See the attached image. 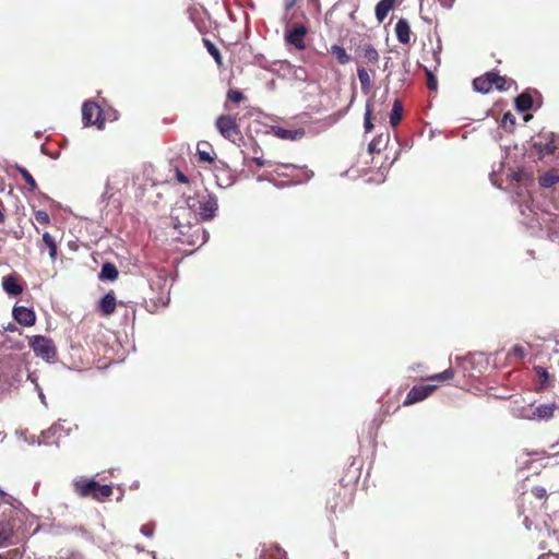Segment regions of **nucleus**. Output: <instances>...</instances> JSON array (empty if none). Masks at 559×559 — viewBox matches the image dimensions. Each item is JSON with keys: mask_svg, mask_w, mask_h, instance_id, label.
<instances>
[{"mask_svg": "<svg viewBox=\"0 0 559 559\" xmlns=\"http://www.w3.org/2000/svg\"><path fill=\"white\" fill-rule=\"evenodd\" d=\"M243 94L240 91L237 90H229L227 93V99L233 103H240L243 99Z\"/></svg>", "mask_w": 559, "mask_h": 559, "instance_id": "40", "label": "nucleus"}, {"mask_svg": "<svg viewBox=\"0 0 559 559\" xmlns=\"http://www.w3.org/2000/svg\"><path fill=\"white\" fill-rule=\"evenodd\" d=\"M186 207H178L173 211L171 219L174 227L181 235H186L193 229V235L201 240V245L206 241V230L200 226L201 221H209L215 216L218 209L217 199L207 191L195 192L185 200Z\"/></svg>", "mask_w": 559, "mask_h": 559, "instance_id": "1", "label": "nucleus"}, {"mask_svg": "<svg viewBox=\"0 0 559 559\" xmlns=\"http://www.w3.org/2000/svg\"><path fill=\"white\" fill-rule=\"evenodd\" d=\"M252 162L258 167H264V166L273 167V165H274L271 160L263 159L262 157H259V156L252 157Z\"/></svg>", "mask_w": 559, "mask_h": 559, "instance_id": "42", "label": "nucleus"}, {"mask_svg": "<svg viewBox=\"0 0 559 559\" xmlns=\"http://www.w3.org/2000/svg\"><path fill=\"white\" fill-rule=\"evenodd\" d=\"M424 11V8H423V2H420V12Z\"/></svg>", "mask_w": 559, "mask_h": 559, "instance_id": "55", "label": "nucleus"}, {"mask_svg": "<svg viewBox=\"0 0 559 559\" xmlns=\"http://www.w3.org/2000/svg\"><path fill=\"white\" fill-rule=\"evenodd\" d=\"M302 169L294 164H274L271 176L289 178L293 182H299Z\"/></svg>", "mask_w": 559, "mask_h": 559, "instance_id": "8", "label": "nucleus"}, {"mask_svg": "<svg viewBox=\"0 0 559 559\" xmlns=\"http://www.w3.org/2000/svg\"><path fill=\"white\" fill-rule=\"evenodd\" d=\"M395 34L400 43L406 45L411 40V28L406 20L401 19L395 25Z\"/></svg>", "mask_w": 559, "mask_h": 559, "instance_id": "15", "label": "nucleus"}, {"mask_svg": "<svg viewBox=\"0 0 559 559\" xmlns=\"http://www.w3.org/2000/svg\"><path fill=\"white\" fill-rule=\"evenodd\" d=\"M117 299L114 290L108 292L98 302L97 311L103 317H109L116 311Z\"/></svg>", "mask_w": 559, "mask_h": 559, "instance_id": "12", "label": "nucleus"}, {"mask_svg": "<svg viewBox=\"0 0 559 559\" xmlns=\"http://www.w3.org/2000/svg\"><path fill=\"white\" fill-rule=\"evenodd\" d=\"M426 76H427V87L430 91H437L438 88V81L437 78L433 75V73L429 69H425Z\"/></svg>", "mask_w": 559, "mask_h": 559, "instance_id": "37", "label": "nucleus"}, {"mask_svg": "<svg viewBox=\"0 0 559 559\" xmlns=\"http://www.w3.org/2000/svg\"><path fill=\"white\" fill-rule=\"evenodd\" d=\"M0 559H9V558H8V555L0 554Z\"/></svg>", "mask_w": 559, "mask_h": 559, "instance_id": "52", "label": "nucleus"}, {"mask_svg": "<svg viewBox=\"0 0 559 559\" xmlns=\"http://www.w3.org/2000/svg\"><path fill=\"white\" fill-rule=\"evenodd\" d=\"M515 117L512 112L508 111L503 115L502 119H501V127L508 131V132H512L514 127H515Z\"/></svg>", "mask_w": 559, "mask_h": 559, "instance_id": "31", "label": "nucleus"}, {"mask_svg": "<svg viewBox=\"0 0 559 559\" xmlns=\"http://www.w3.org/2000/svg\"><path fill=\"white\" fill-rule=\"evenodd\" d=\"M513 353L519 356L520 358H523L525 356V352L521 346H514Z\"/></svg>", "mask_w": 559, "mask_h": 559, "instance_id": "46", "label": "nucleus"}, {"mask_svg": "<svg viewBox=\"0 0 559 559\" xmlns=\"http://www.w3.org/2000/svg\"><path fill=\"white\" fill-rule=\"evenodd\" d=\"M355 487L356 483L353 479L346 483L344 478L340 479L330 490L326 499V511L333 515L344 513L354 501Z\"/></svg>", "mask_w": 559, "mask_h": 559, "instance_id": "2", "label": "nucleus"}, {"mask_svg": "<svg viewBox=\"0 0 559 559\" xmlns=\"http://www.w3.org/2000/svg\"><path fill=\"white\" fill-rule=\"evenodd\" d=\"M41 237L43 245L48 249L50 260L55 262L58 259V245L55 237L49 231L43 233Z\"/></svg>", "mask_w": 559, "mask_h": 559, "instance_id": "17", "label": "nucleus"}, {"mask_svg": "<svg viewBox=\"0 0 559 559\" xmlns=\"http://www.w3.org/2000/svg\"><path fill=\"white\" fill-rule=\"evenodd\" d=\"M357 76L359 79L361 90L364 92H369L372 86V81H371L369 72L365 68L358 67L357 68Z\"/></svg>", "mask_w": 559, "mask_h": 559, "instance_id": "26", "label": "nucleus"}, {"mask_svg": "<svg viewBox=\"0 0 559 559\" xmlns=\"http://www.w3.org/2000/svg\"><path fill=\"white\" fill-rule=\"evenodd\" d=\"M260 559H288L286 551L277 545L265 548Z\"/></svg>", "mask_w": 559, "mask_h": 559, "instance_id": "19", "label": "nucleus"}, {"mask_svg": "<svg viewBox=\"0 0 559 559\" xmlns=\"http://www.w3.org/2000/svg\"><path fill=\"white\" fill-rule=\"evenodd\" d=\"M516 109L527 111L533 107V97L530 93L523 92L515 98Z\"/></svg>", "mask_w": 559, "mask_h": 559, "instance_id": "22", "label": "nucleus"}, {"mask_svg": "<svg viewBox=\"0 0 559 559\" xmlns=\"http://www.w3.org/2000/svg\"><path fill=\"white\" fill-rule=\"evenodd\" d=\"M491 80V82L493 83V87L500 92L509 90L511 84L513 83L512 80H509L506 76H501L496 72H492Z\"/></svg>", "mask_w": 559, "mask_h": 559, "instance_id": "27", "label": "nucleus"}, {"mask_svg": "<svg viewBox=\"0 0 559 559\" xmlns=\"http://www.w3.org/2000/svg\"><path fill=\"white\" fill-rule=\"evenodd\" d=\"M379 144H380V140L378 139H373L369 145H368V150L370 153H374V152H380V147H379Z\"/></svg>", "mask_w": 559, "mask_h": 559, "instance_id": "43", "label": "nucleus"}, {"mask_svg": "<svg viewBox=\"0 0 559 559\" xmlns=\"http://www.w3.org/2000/svg\"><path fill=\"white\" fill-rule=\"evenodd\" d=\"M35 221L41 225H49L51 219L50 215L44 210H37L34 212Z\"/></svg>", "mask_w": 559, "mask_h": 559, "instance_id": "33", "label": "nucleus"}, {"mask_svg": "<svg viewBox=\"0 0 559 559\" xmlns=\"http://www.w3.org/2000/svg\"><path fill=\"white\" fill-rule=\"evenodd\" d=\"M158 302L162 305V306H166L168 302H169V296L168 294L162 296L158 298Z\"/></svg>", "mask_w": 559, "mask_h": 559, "instance_id": "47", "label": "nucleus"}, {"mask_svg": "<svg viewBox=\"0 0 559 559\" xmlns=\"http://www.w3.org/2000/svg\"><path fill=\"white\" fill-rule=\"evenodd\" d=\"M543 138L544 136H540V139ZM554 138V133H549L547 138H545V142L539 140L534 143V148L536 150L540 157L555 154L557 145L555 144Z\"/></svg>", "mask_w": 559, "mask_h": 559, "instance_id": "13", "label": "nucleus"}, {"mask_svg": "<svg viewBox=\"0 0 559 559\" xmlns=\"http://www.w3.org/2000/svg\"><path fill=\"white\" fill-rule=\"evenodd\" d=\"M371 114H372V107H371V104L368 102L366 105L365 121H364L366 132H370L373 129V124L371 122Z\"/></svg>", "mask_w": 559, "mask_h": 559, "instance_id": "36", "label": "nucleus"}, {"mask_svg": "<svg viewBox=\"0 0 559 559\" xmlns=\"http://www.w3.org/2000/svg\"><path fill=\"white\" fill-rule=\"evenodd\" d=\"M259 145L255 143L253 146V153H258Z\"/></svg>", "mask_w": 559, "mask_h": 559, "instance_id": "51", "label": "nucleus"}, {"mask_svg": "<svg viewBox=\"0 0 559 559\" xmlns=\"http://www.w3.org/2000/svg\"><path fill=\"white\" fill-rule=\"evenodd\" d=\"M2 288L10 296H19L23 292L21 277L15 274H9L2 278Z\"/></svg>", "mask_w": 559, "mask_h": 559, "instance_id": "11", "label": "nucleus"}, {"mask_svg": "<svg viewBox=\"0 0 559 559\" xmlns=\"http://www.w3.org/2000/svg\"><path fill=\"white\" fill-rule=\"evenodd\" d=\"M559 182V170L557 168H551L547 170L545 174L539 176L538 183L542 188H551L556 183Z\"/></svg>", "mask_w": 559, "mask_h": 559, "instance_id": "16", "label": "nucleus"}, {"mask_svg": "<svg viewBox=\"0 0 559 559\" xmlns=\"http://www.w3.org/2000/svg\"><path fill=\"white\" fill-rule=\"evenodd\" d=\"M119 276V272L117 266L114 263L106 262L103 264L100 273H99V280L100 281H116Z\"/></svg>", "mask_w": 559, "mask_h": 559, "instance_id": "18", "label": "nucleus"}, {"mask_svg": "<svg viewBox=\"0 0 559 559\" xmlns=\"http://www.w3.org/2000/svg\"><path fill=\"white\" fill-rule=\"evenodd\" d=\"M453 377H454L453 369L452 368H448V369H445L444 371H442L440 373H436V374H432V376L428 377V380L437 381V382H443V381L451 380Z\"/></svg>", "mask_w": 559, "mask_h": 559, "instance_id": "32", "label": "nucleus"}, {"mask_svg": "<svg viewBox=\"0 0 559 559\" xmlns=\"http://www.w3.org/2000/svg\"><path fill=\"white\" fill-rule=\"evenodd\" d=\"M28 345L36 357H39L47 362L56 360L57 347L51 338L44 335H34L28 337Z\"/></svg>", "mask_w": 559, "mask_h": 559, "instance_id": "4", "label": "nucleus"}, {"mask_svg": "<svg viewBox=\"0 0 559 559\" xmlns=\"http://www.w3.org/2000/svg\"><path fill=\"white\" fill-rule=\"evenodd\" d=\"M308 34V27L302 23L293 25L290 29L285 33V40L287 44L294 46L298 50L306 49L305 38Z\"/></svg>", "mask_w": 559, "mask_h": 559, "instance_id": "7", "label": "nucleus"}, {"mask_svg": "<svg viewBox=\"0 0 559 559\" xmlns=\"http://www.w3.org/2000/svg\"><path fill=\"white\" fill-rule=\"evenodd\" d=\"M203 145L206 146L205 143H203ZM197 150H198V156H199L200 162H204V163H213L214 162V158L210 154V152L202 148V144H198Z\"/></svg>", "mask_w": 559, "mask_h": 559, "instance_id": "35", "label": "nucleus"}, {"mask_svg": "<svg viewBox=\"0 0 559 559\" xmlns=\"http://www.w3.org/2000/svg\"><path fill=\"white\" fill-rule=\"evenodd\" d=\"M15 550L8 551V555L14 554Z\"/></svg>", "mask_w": 559, "mask_h": 559, "instance_id": "57", "label": "nucleus"}, {"mask_svg": "<svg viewBox=\"0 0 559 559\" xmlns=\"http://www.w3.org/2000/svg\"><path fill=\"white\" fill-rule=\"evenodd\" d=\"M15 169L21 174L24 181L28 185L29 191H35L38 188L35 179L33 178V176L29 174V171L26 168L16 165Z\"/></svg>", "mask_w": 559, "mask_h": 559, "instance_id": "30", "label": "nucleus"}, {"mask_svg": "<svg viewBox=\"0 0 559 559\" xmlns=\"http://www.w3.org/2000/svg\"><path fill=\"white\" fill-rule=\"evenodd\" d=\"M492 71L486 72L485 74L476 78L473 81V86L475 91L486 94L489 93L493 88L492 80Z\"/></svg>", "mask_w": 559, "mask_h": 559, "instance_id": "14", "label": "nucleus"}, {"mask_svg": "<svg viewBox=\"0 0 559 559\" xmlns=\"http://www.w3.org/2000/svg\"><path fill=\"white\" fill-rule=\"evenodd\" d=\"M247 3L250 5V8H253V2H247Z\"/></svg>", "mask_w": 559, "mask_h": 559, "instance_id": "54", "label": "nucleus"}, {"mask_svg": "<svg viewBox=\"0 0 559 559\" xmlns=\"http://www.w3.org/2000/svg\"><path fill=\"white\" fill-rule=\"evenodd\" d=\"M74 492L81 498H93L103 501L112 495V488L109 485H100L94 479L80 478L73 480Z\"/></svg>", "mask_w": 559, "mask_h": 559, "instance_id": "3", "label": "nucleus"}, {"mask_svg": "<svg viewBox=\"0 0 559 559\" xmlns=\"http://www.w3.org/2000/svg\"><path fill=\"white\" fill-rule=\"evenodd\" d=\"M329 52L335 57L340 64H347L352 59L346 50L338 45H332Z\"/></svg>", "mask_w": 559, "mask_h": 559, "instance_id": "23", "label": "nucleus"}, {"mask_svg": "<svg viewBox=\"0 0 559 559\" xmlns=\"http://www.w3.org/2000/svg\"><path fill=\"white\" fill-rule=\"evenodd\" d=\"M532 493L537 499H544L547 497V490L546 488L542 486H535L532 488Z\"/></svg>", "mask_w": 559, "mask_h": 559, "instance_id": "41", "label": "nucleus"}, {"mask_svg": "<svg viewBox=\"0 0 559 559\" xmlns=\"http://www.w3.org/2000/svg\"><path fill=\"white\" fill-rule=\"evenodd\" d=\"M436 385L431 384L413 386L407 393V396L403 402V405L408 406L425 400L436 390Z\"/></svg>", "mask_w": 559, "mask_h": 559, "instance_id": "9", "label": "nucleus"}, {"mask_svg": "<svg viewBox=\"0 0 559 559\" xmlns=\"http://www.w3.org/2000/svg\"><path fill=\"white\" fill-rule=\"evenodd\" d=\"M362 57L367 63L376 64L379 61V53L371 44H365L361 47Z\"/></svg>", "mask_w": 559, "mask_h": 559, "instance_id": "24", "label": "nucleus"}, {"mask_svg": "<svg viewBox=\"0 0 559 559\" xmlns=\"http://www.w3.org/2000/svg\"><path fill=\"white\" fill-rule=\"evenodd\" d=\"M176 179L180 183H189V178L182 171H180L179 169H176Z\"/></svg>", "mask_w": 559, "mask_h": 559, "instance_id": "44", "label": "nucleus"}, {"mask_svg": "<svg viewBox=\"0 0 559 559\" xmlns=\"http://www.w3.org/2000/svg\"><path fill=\"white\" fill-rule=\"evenodd\" d=\"M130 559H155V556L151 551L135 547V550L130 555Z\"/></svg>", "mask_w": 559, "mask_h": 559, "instance_id": "34", "label": "nucleus"}, {"mask_svg": "<svg viewBox=\"0 0 559 559\" xmlns=\"http://www.w3.org/2000/svg\"><path fill=\"white\" fill-rule=\"evenodd\" d=\"M4 222H5V215L2 212V210L0 209V224H3Z\"/></svg>", "mask_w": 559, "mask_h": 559, "instance_id": "49", "label": "nucleus"}, {"mask_svg": "<svg viewBox=\"0 0 559 559\" xmlns=\"http://www.w3.org/2000/svg\"><path fill=\"white\" fill-rule=\"evenodd\" d=\"M204 46L207 50V52L214 58L216 63L218 66L223 64L222 55L218 50V48L210 40V39H203Z\"/></svg>", "mask_w": 559, "mask_h": 559, "instance_id": "29", "label": "nucleus"}, {"mask_svg": "<svg viewBox=\"0 0 559 559\" xmlns=\"http://www.w3.org/2000/svg\"><path fill=\"white\" fill-rule=\"evenodd\" d=\"M535 371H536V373L540 378V384L543 386H545L548 383L549 379H550V376H549L548 371L545 368L540 367V366H536L535 367Z\"/></svg>", "mask_w": 559, "mask_h": 559, "instance_id": "39", "label": "nucleus"}, {"mask_svg": "<svg viewBox=\"0 0 559 559\" xmlns=\"http://www.w3.org/2000/svg\"><path fill=\"white\" fill-rule=\"evenodd\" d=\"M215 127L225 139L231 142L242 138L237 120L233 116H219L215 121Z\"/></svg>", "mask_w": 559, "mask_h": 559, "instance_id": "5", "label": "nucleus"}, {"mask_svg": "<svg viewBox=\"0 0 559 559\" xmlns=\"http://www.w3.org/2000/svg\"><path fill=\"white\" fill-rule=\"evenodd\" d=\"M14 525L11 520L0 521V546H3L13 536Z\"/></svg>", "mask_w": 559, "mask_h": 559, "instance_id": "20", "label": "nucleus"}, {"mask_svg": "<svg viewBox=\"0 0 559 559\" xmlns=\"http://www.w3.org/2000/svg\"><path fill=\"white\" fill-rule=\"evenodd\" d=\"M141 532L146 537H152L154 533V527L152 525H143Z\"/></svg>", "mask_w": 559, "mask_h": 559, "instance_id": "45", "label": "nucleus"}, {"mask_svg": "<svg viewBox=\"0 0 559 559\" xmlns=\"http://www.w3.org/2000/svg\"><path fill=\"white\" fill-rule=\"evenodd\" d=\"M12 314L14 320L22 326L29 328L36 322L34 310L24 306H14Z\"/></svg>", "mask_w": 559, "mask_h": 559, "instance_id": "10", "label": "nucleus"}, {"mask_svg": "<svg viewBox=\"0 0 559 559\" xmlns=\"http://www.w3.org/2000/svg\"><path fill=\"white\" fill-rule=\"evenodd\" d=\"M275 134L281 138V139H285V140H294L296 139L295 134H296V131H293V130H287V129H283V128H278L276 131H275Z\"/></svg>", "mask_w": 559, "mask_h": 559, "instance_id": "38", "label": "nucleus"}, {"mask_svg": "<svg viewBox=\"0 0 559 559\" xmlns=\"http://www.w3.org/2000/svg\"><path fill=\"white\" fill-rule=\"evenodd\" d=\"M556 408L557 406L555 403L542 404L535 408L533 415L538 419H549L554 416Z\"/></svg>", "mask_w": 559, "mask_h": 559, "instance_id": "21", "label": "nucleus"}, {"mask_svg": "<svg viewBox=\"0 0 559 559\" xmlns=\"http://www.w3.org/2000/svg\"><path fill=\"white\" fill-rule=\"evenodd\" d=\"M393 4L394 2H378L376 15L379 22H382L386 17L389 11L393 9Z\"/></svg>", "mask_w": 559, "mask_h": 559, "instance_id": "28", "label": "nucleus"}, {"mask_svg": "<svg viewBox=\"0 0 559 559\" xmlns=\"http://www.w3.org/2000/svg\"><path fill=\"white\" fill-rule=\"evenodd\" d=\"M5 496V492H3L1 489H0V497H4Z\"/></svg>", "mask_w": 559, "mask_h": 559, "instance_id": "53", "label": "nucleus"}, {"mask_svg": "<svg viewBox=\"0 0 559 559\" xmlns=\"http://www.w3.org/2000/svg\"><path fill=\"white\" fill-rule=\"evenodd\" d=\"M403 110L404 109L401 100L396 99L390 114V123L392 127H396L401 122Z\"/></svg>", "mask_w": 559, "mask_h": 559, "instance_id": "25", "label": "nucleus"}, {"mask_svg": "<svg viewBox=\"0 0 559 559\" xmlns=\"http://www.w3.org/2000/svg\"><path fill=\"white\" fill-rule=\"evenodd\" d=\"M294 3H295V2H289V3H287V5H286V10H287V11H289V10L293 8Z\"/></svg>", "mask_w": 559, "mask_h": 559, "instance_id": "50", "label": "nucleus"}, {"mask_svg": "<svg viewBox=\"0 0 559 559\" xmlns=\"http://www.w3.org/2000/svg\"><path fill=\"white\" fill-rule=\"evenodd\" d=\"M5 331H11V332H14V331H20L14 324L10 323L7 328H5ZM21 334V332H19Z\"/></svg>", "mask_w": 559, "mask_h": 559, "instance_id": "48", "label": "nucleus"}, {"mask_svg": "<svg viewBox=\"0 0 559 559\" xmlns=\"http://www.w3.org/2000/svg\"><path fill=\"white\" fill-rule=\"evenodd\" d=\"M15 550L8 551V555L14 554Z\"/></svg>", "mask_w": 559, "mask_h": 559, "instance_id": "56", "label": "nucleus"}, {"mask_svg": "<svg viewBox=\"0 0 559 559\" xmlns=\"http://www.w3.org/2000/svg\"><path fill=\"white\" fill-rule=\"evenodd\" d=\"M102 114V108L95 102H85L82 106V121L84 126H96L98 129H103L105 120Z\"/></svg>", "mask_w": 559, "mask_h": 559, "instance_id": "6", "label": "nucleus"}]
</instances>
